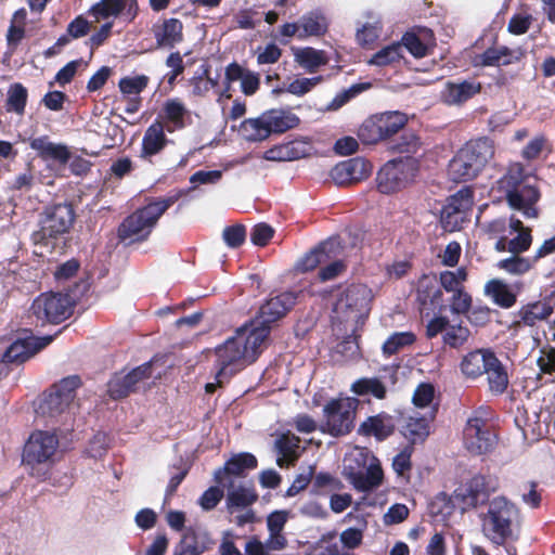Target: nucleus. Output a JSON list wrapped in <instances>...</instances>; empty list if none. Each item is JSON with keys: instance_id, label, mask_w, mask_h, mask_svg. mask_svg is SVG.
Segmentation results:
<instances>
[{"instance_id": "obj_28", "label": "nucleus", "mask_w": 555, "mask_h": 555, "mask_svg": "<svg viewBox=\"0 0 555 555\" xmlns=\"http://www.w3.org/2000/svg\"><path fill=\"white\" fill-rule=\"evenodd\" d=\"M348 468V479L358 491H371L383 482L384 473L379 464H371L365 470H354L351 466Z\"/></svg>"}, {"instance_id": "obj_22", "label": "nucleus", "mask_w": 555, "mask_h": 555, "mask_svg": "<svg viewBox=\"0 0 555 555\" xmlns=\"http://www.w3.org/2000/svg\"><path fill=\"white\" fill-rule=\"evenodd\" d=\"M416 300L422 308L441 313L444 309L443 293L434 278L424 274L417 285Z\"/></svg>"}, {"instance_id": "obj_33", "label": "nucleus", "mask_w": 555, "mask_h": 555, "mask_svg": "<svg viewBox=\"0 0 555 555\" xmlns=\"http://www.w3.org/2000/svg\"><path fill=\"white\" fill-rule=\"evenodd\" d=\"M534 180V177L528 173L521 163H512L506 172L500 178V189L506 194L518 190L521 185Z\"/></svg>"}, {"instance_id": "obj_8", "label": "nucleus", "mask_w": 555, "mask_h": 555, "mask_svg": "<svg viewBox=\"0 0 555 555\" xmlns=\"http://www.w3.org/2000/svg\"><path fill=\"white\" fill-rule=\"evenodd\" d=\"M81 386L78 375H70L62 378L43 392L38 406L37 414L47 417H56L64 413L76 397V390Z\"/></svg>"}, {"instance_id": "obj_52", "label": "nucleus", "mask_w": 555, "mask_h": 555, "mask_svg": "<svg viewBox=\"0 0 555 555\" xmlns=\"http://www.w3.org/2000/svg\"><path fill=\"white\" fill-rule=\"evenodd\" d=\"M149 80V77L145 75L124 77L119 80L118 87L124 95L139 96V94L147 87Z\"/></svg>"}, {"instance_id": "obj_10", "label": "nucleus", "mask_w": 555, "mask_h": 555, "mask_svg": "<svg viewBox=\"0 0 555 555\" xmlns=\"http://www.w3.org/2000/svg\"><path fill=\"white\" fill-rule=\"evenodd\" d=\"M408 119L405 114L385 112L366 118L358 130V137L364 144H376L403 129Z\"/></svg>"}, {"instance_id": "obj_20", "label": "nucleus", "mask_w": 555, "mask_h": 555, "mask_svg": "<svg viewBox=\"0 0 555 555\" xmlns=\"http://www.w3.org/2000/svg\"><path fill=\"white\" fill-rule=\"evenodd\" d=\"M498 488V477L477 474L467 481L464 498L469 506L476 507L479 503L485 502Z\"/></svg>"}, {"instance_id": "obj_3", "label": "nucleus", "mask_w": 555, "mask_h": 555, "mask_svg": "<svg viewBox=\"0 0 555 555\" xmlns=\"http://www.w3.org/2000/svg\"><path fill=\"white\" fill-rule=\"evenodd\" d=\"M59 444L54 433L36 430L29 436L24 446L22 462L31 477L39 480L48 478Z\"/></svg>"}, {"instance_id": "obj_11", "label": "nucleus", "mask_w": 555, "mask_h": 555, "mask_svg": "<svg viewBox=\"0 0 555 555\" xmlns=\"http://www.w3.org/2000/svg\"><path fill=\"white\" fill-rule=\"evenodd\" d=\"M499 437L488 420L474 414L470 416L463 430V443L473 455H486L494 451Z\"/></svg>"}, {"instance_id": "obj_53", "label": "nucleus", "mask_w": 555, "mask_h": 555, "mask_svg": "<svg viewBox=\"0 0 555 555\" xmlns=\"http://www.w3.org/2000/svg\"><path fill=\"white\" fill-rule=\"evenodd\" d=\"M473 306V298L465 287L452 293L450 298V310L454 314L465 315L470 311Z\"/></svg>"}, {"instance_id": "obj_16", "label": "nucleus", "mask_w": 555, "mask_h": 555, "mask_svg": "<svg viewBox=\"0 0 555 555\" xmlns=\"http://www.w3.org/2000/svg\"><path fill=\"white\" fill-rule=\"evenodd\" d=\"M96 21L122 16L125 21L132 22L139 14L138 0H101L89 10Z\"/></svg>"}, {"instance_id": "obj_62", "label": "nucleus", "mask_w": 555, "mask_h": 555, "mask_svg": "<svg viewBox=\"0 0 555 555\" xmlns=\"http://www.w3.org/2000/svg\"><path fill=\"white\" fill-rule=\"evenodd\" d=\"M350 171L351 176L353 177V181H361L363 179H366L372 171V164L364 158L361 157H354L346 160Z\"/></svg>"}, {"instance_id": "obj_63", "label": "nucleus", "mask_w": 555, "mask_h": 555, "mask_svg": "<svg viewBox=\"0 0 555 555\" xmlns=\"http://www.w3.org/2000/svg\"><path fill=\"white\" fill-rule=\"evenodd\" d=\"M532 21L530 14H514L507 24V30L513 35H524L529 30Z\"/></svg>"}, {"instance_id": "obj_32", "label": "nucleus", "mask_w": 555, "mask_h": 555, "mask_svg": "<svg viewBox=\"0 0 555 555\" xmlns=\"http://www.w3.org/2000/svg\"><path fill=\"white\" fill-rule=\"evenodd\" d=\"M495 353L490 350H475L468 352L461 362L462 373L469 378H477L486 373L490 358Z\"/></svg>"}, {"instance_id": "obj_54", "label": "nucleus", "mask_w": 555, "mask_h": 555, "mask_svg": "<svg viewBox=\"0 0 555 555\" xmlns=\"http://www.w3.org/2000/svg\"><path fill=\"white\" fill-rule=\"evenodd\" d=\"M323 76H314L311 78H298L288 83L284 91L296 96H302L310 92L315 86L323 81Z\"/></svg>"}, {"instance_id": "obj_49", "label": "nucleus", "mask_w": 555, "mask_h": 555, "mask_svg": "<svg viewBox=\"0 0 555 555\" xmlns=\"http://www.w3.org/2000/svg\"><path fill=\"white\" fill-rule=\"evenodd\" d=\"M420 137L412 130H403L399 139L391 145V151L399 154L413 155L421 147Z\"/></svg>"}, {"instance_id": "obj_58", "label": "nucleus", "mask_w": 555, "mask_h": 555, "mask_svg": "<svg viewBox=\"0 0 555 555\" xmlns=\"http://www.w3.org/2000/svg\"><path fill=\"white\" fill-rule=\"evenodd\" d=\"M225 244L231 248L242 246L246 238V228L243 224H234L225 227L222 232Z\"/></svg>"}, {"instance_id": "obj_17", "label": "nucleus", "mask_w": 555, "mask_h": 555, "mask_svg": "<svg viewBox=\"0 0 555 555\" xmlns=\"http://www.w3.org/2000/svg\"><path fill=\"white\" fill-rule=\"evenodd\" d=\"M314 152L310 139H295L279 145H274L264 152V159L271 162H293L308 157Z\"/></svg>"}, {"instance_id": "obj_56", "label": "nucleus", "mask_w": 555, "mask_h": 555, "mask_svg": "<svg viewBox=\"0 0 555 555\" xmlns=\"http://www.w3.org/2000/svg\"><path fill=\"white\" fill-rule=\"evenodd\" d=\"M358 335L346 336L336 347L337 353L341 354L347 360H357L361 357Z\"/></svg>"}, {"instance_id": "obj_24", "label": "nucleus", "mask_w": 555, "mask_h": 555, "mask_svg": "<svg viewBox=\"0 0 555 555\" xmlns=\"http://www.w3.org/2000/svg\"><path fill=\"white\" fill-rule=\"evenodd\" d=\"M158 117L168 132H175L186 127L185 119L190 118V112L180 99H168Z\"/></svg>"}, {"instance_id": "obj_64", "label": "nucleus", "mask_w": 555, "mask_h": 555, "mask_svg": "<svg viewBox=\"0 0 555 555\" xmlns=\"http://www.w3.org/2000/svg\"><path fill=\"white\" fill-rule=\"evenodd\" d=\"M546 139L543 134L534 137L530 140L521 151V157L526 160L537 159L545 145Z\"/></svg>"}, {"instance_id": "obj_9", "label": "nucleus", "mask_w": 555, "mask_h": 555, "mask_svg": "<svg viewBox=\"0 0 555 555\" xmlns=\"http://www.w3.org/2000/svg\"><path fill=\"white\" fill-rule=\"evenodd\" d=\"M74 306L68 294L47 292L34 299L30 312L41 325L60 324L73 314Z\"/></svg>"}, {"instance_id": "obj_13", "label": "nucleus", "mask_w": 555, "mask_h": 555, "mask_svg": "<svg viewBox=\"0 0 555 555\" xmlns=\"http://www.w3.org/2000/svg\"><path fill=\"white\" fill-rule=\"evenodd\" d=\"M372 300L373 293L367 285L352 283L337 298L334 311L345 314L346 318L360 319L367 317Z\"/></svg>"}, {"instance_id": "obj_43", "label": "nucleus", "mask_w": 555, "mask_h": 555, "mask_svg": "<svg viewBox=\"0 0 555 555\" xmlns=\"http://www.w3.org/2000/svg\"><path fill=\"white\" fill-rule=\"evenodd\" d=\"M535 262L532 257H522L520 255H513L508 258L501 259L496 267L513 275H522L529 272Z\"/></svg>"}, {"instance_id": "obj_47", "label": "nucleus", "mask_w": 555, "mask_h": 555, "mask_svg": "<svg viewBox=\"0 0 555 555\" xmlns=\"http://www.w3.org/2000/svg\"><path fill=\"white\" fill-rule=\"evenodd\" d=\"M469 336L470 331L467 326L462 325V323L450 324L447 332L442 335V343L444 347L460 349L467 343Z\"/></svg>"}, {"instance_id": "obj_12", "label": "nucleus", "mask_w": 555, "mask_h": 555, "mask_svg": "<svg viewBox=\"0 0 555 555\" xmlns=\"http://www.w3.org/2000/svg\"><path fill=\"white\" fill-rule=\"evenodd\" d=\"M416 168L410 160L392 159L387 162L376 175L377 190L383 194H392L404 189L414 178Z\"/></svg>"}, {"instance_id": "obj_14", "label": "nucleus", "mask_w": 555, "mask_h": 555, "mask_svg": "<svg viewBox=\"0 0 555 555\" xmlns=\"http://www.w3.org/2000/svg\"><path fill=\"white\" fill-rule=\"evenodd\" d=\"M296 301L297 294L294 292H283L276 296L270 297L260 306L257 314L258 325L251 328H266L269 335L271 325L284 318L295 306Z\"/></svg>"}, {"instance_id": "obj_6", "label": "nucleus", "mask_w": 555, "mask_h": 555, "mask_svg": "<svg viewBox=\"0 0 555 555\" xmlns=\"http://www.w3.org/2000/svg\"><path fill=\"white\" fill-rule=\"evenodd\" d=\"M519 511L504 496L494 498L482 518V532L493 544L501 546L513 538Z\"/></svg>"}, {"instance_id": "obj_38", "label": "nucleus", "mask_w": 555, "mask_h": 555, "mask_svg": "<svg viewBox=\"0 0 555 555\" xmlns=\"http://www.w3.org/2000/svg\"><path fill=\"white\" fill-rule=\"evenodd\" d=\"M240 131L245 140L249 142H260L271 135V128H269L264 112L256 118H248L242 121Z\"/></svg>"}, {"instance_id": "obj_29", "label": "nucleus", "mask_w": 555, "mask_h": 555, "mask_svg": "<svg viewBox=\"0 0 555 555\" xmlns=\"http://www.w3.org/2000/svg\"><path fill=\"white\" fill-rule=\"evenodd\" d=\"M474 204V192L470 188L465 186L451 195L442 209V220L451 223L452 219L457 222L456 216L470 210Z\"/></svg>"}, {"instance_id": "obj_25", "label": "nucleus", "mask_w": 555, "mask_h": 555, "mask_svg": "<svg viewBox=\"0 0 555 555\" xmlns=\"http://www.w3.org/2000/svg\"><path fill=\"white\" fill-rule=\"evenodd\" d=\"M553 312L554 308L547 301L538 300L529 302L521 306V308L517 311V317L519 319L514 321V326L520 327L524 325L532 327L540 322L547 321Z\"/></svg>"}, {"instance_id": "obj_19", "label": "nucleus", "mask_w": 555, "mask_h": 555, "mask_svg": "<svg viewBox=\"0 0 555 555\" xmlns=\"http://www.w3.org/2000/svg\"><path fill=\"white\" fill-rule=\"evenodd\" d=\"M482 85L476 80H449L441 91V101L447 105H462L479 94Z\"/></svg>"}, {"instance_id": "obj_40", "label": "nucleus", "mask_w": 555, "mask_h": 555, "mask_svg": "<svg viewBox=\"0 0 555 555\" xmlns=\"http://www.w3.org/2000/svg\"><path fill=\"white\" fill-rule=\"evenodd\" d=\"M429 422L427 417H409L402 427L403 436L411 442L410 446L424 442L429 435Z\"/></svg>"}, {"instance_id": "obj_46", "label": "nucleus", "mask_w": 555, "mask_h": 555, "mask_svg": "<svg viewBox=\"0 0 555 555\" xmlns=\"http://www.w3.org/2000/svg\"><path fill=\"white\" fill-rule=\"evenodd\" d=\"M416 336L413 332H396L383 344V353L387 357L393 356L404 347L415 343Z\"/></svg>"}, {"instance_id": "obj_31", "label": "nucleus", "mask_w": 555, "mask_h": 555, "mask_svg": "<svg viewBox=\"0 0 555 555\" xmlns=\"http://www.w3.org/2000/svg\"><path fill=\"white\" fill-rule=\"evenodd\" d=\"M300 33L298 34L299 39L307 37H322L328 30V20L325 14L317 9L304 14L299 18Z\"/></svg>"}, {"instance_id": "obj_51", "label": "nucleus", "mask_w": 555, "mask_h": 555, "mask_svg": "<svg viewBox=\"0 0 555 555\" xmlns=\"http://www.w3.org/2000/svg\"><path fill=\"white\" fill-rule=\"evenodd\" d=\"M300 438L291 431L282 434L275 440V447L278 452L286 459H297V450L300 446Z\"/></svg>"}, {"instance_id": "obj_30", "label": "nucleus", "mask_w": 555, "mask_h": 555, "mask_svg": "<svg viewBox=\"0 0 555 555\" xmlns=\"http://www.w3.org/2000/svg\"><path fill=\"white\" fill-rule=\"evenodd\" d=\"M258 465L256 456L248 452L238 453L228 460L223 466L216 470L215 481L222 483L224 475L242 476L246 469H255Z\"/></svg>"}, {"instance_id": "obj_4", "label": "nucleus", "mask_w": 555, "mask_h": 555, "mask_svg": "<svg viewBox=\"0 0 555 555\" xmlns=\"http://www.w3.org/2000/svg\"><path fill=\"white\" fill-rule=\"evenodd\" d=\"M179 199V195L158 198L137 209L119 224V240L144 241L163 214Z\"/></svg>"}, {"instance_id": "obj_26", "label": "nucleus", "mask_w": 555, "mask_h": 555, "mask_svg": "<svg viewBox=\"0 0 555 555\" xmlns=\"http://www.w3.org/2000/svg\"><path fill=\"white\" fill-rule=\"evenodd\" d=\"M396 429L393 418L391 415L382 412L373 416H369L359 427L360 435L366 437H375L377 440L383 441L390 437Z\"/></svg>"}, {"instance_id": "obj_18", "label": "nucleus", "mask_w": 555, "mask_h": 555, "mask_svg": "<svg viewBox=\"0 0 555 555\" xmlns=\"http://www.w3.org/2000/svg\"><path fill=\"white\" fill-rule=\"evenodd\" d=\"M540 191L534 180L521 185L518 190L506 194V202L513 208L522 211L527 218H537L538 209L535 204L540 199Z\"/></svg>"}, {"instance_id": "obj_5", "label": "nucleus", "mask_w": 555, "mask_h": 555, "mask_svg": "<svg viewBox=\"0 0 555 555\" xmlns=\"http://www.w3.org/2000/svg\"><path fill=\"white\" fill-rule=\"evenodd\" d=\"M76 220L72 203H60L44 208L40 216L39 229L31 234L35 245L54 247L55 241L67 234Z\"/></svg>"}, {"instance_id": "obj_34", "label": "nucleus", "mask_w": 555, "mask_h": 555, "mask_svg": "<svg viewBox=\"0 0 555 555\" xmlns=\"http://www.w3.org/2000/svg\"><path fill=\"white\" fill-rule=\"evenodd\" d=\"M485 374H487L489 391L493 396H501L506 391L509 385L508 374L496 356L490 358V364Z\"/></svg>"}, {"instance_id": "obj_35", "label": "nucleus", "mask_w": 555, "mask_h": 555, "mask_svg": "<svg viewBox=\"0 0 555 555\" xmlns=\"http://www.w3.org/2000/svg\"><path fill=\"white\" fill-rule=\"evenodd\" d=\"M485 294L503 309L512 308L517 301V295L502 280L492 279L485 285Z\"/></svg>"}, {"instance_id": "obj_7", "label": "nucleus", "mask_w": 555, "mask_h": 555, "mask_svg": "<svg viewBox=\"0 0 555 555\" xmlns=\"http://www.w3.org/2000/svg\"><path fill=\"white\" fill-rule=\"evenodd\" d=\"M359 401L354 398H333L323 408L321 431L333 437L350 434L354 427Z\"/></svg>"}, {"instance_id": "obj_59", "label": "nucleus", "mask_w": 555, "mask_h": 555, "mask_svg": "<svg viewBox=\"0 0 555 555\" xmlns=\"http://www.w3.org/2000/svg\"><path fill=\"white\" fill-rule=\"evenodd\" d=\"M413 452L412 446H406L400 453H398L392 461V468L399 476L409 475L412 469L411 455Z\"/></svg>"}, {"instance_id": "obj_45", "label": "nucleus", "mask_w": 555, "mask_h": 555, "mask_svg": "<svg viewBox=\"0 0 555 555\" xmlns=\"http://www.w3.org/2000/svg\"><path fill=\"white\" fill-rule=\"evenodd\" d=\"M27 99V89L21 82L12 83L8 90L7 111L23 115L25 113Z\"/></svg>"}, {"instance_id": "obj_1", "label": "nucleus", "mask_w": 555, "mask_h": 555, "mask_svg": "<svg viewBox=\"0 0 555 555\" xmlns=\"http://www.w3.org/2000/svg\"><path fill=\"white\" fill-rule=\"evenodd\" d=\"M267 338L266 328H238L233 337L215 349L217 377H227L229 380L245 366L254 363Z\"/></svg>"}, {"instance_id": "obj_57", "label": "nucleus", "mask_w": 555, "mask_h": 555, "mask_svg": "<svg viewBox=\"0 0 555 555\" xmlns=\"http://www.w3.org/2000/svg\"><path fill=\"white\" fill-rule=\"evenodd\" d=\"M507 47L498 46L486 49L481 54L478 55L479 65L481 66H501V56H506ZM511 55V53L508 52Z\"/></svg>"}, {"instance_id": "obj_21", "label": "nucleus", "mask_w": 555, "mask_h": 555, "mask_svg": "<svg viewBox=\"0 0 555 555\" xmlns=\"http://www.w3.org/2000/svg\"><path fill=\"white\" fill-rule=\"evenodd\" d=\"M157 48L172 49L184 39L183 23L176 17L164 18L152 28Z\"/></svg>"}, {"instance_id": "obj_37", "label": "nucleus", "mask_w": 555, "mask_h": 555, "mask_svg": "<svg viewBox=\"0 0 555 555\" xmlns=\"http://www.w3.org/2000/svg\"><path fill=\"white\" fill-rule=\"evenodd\" d=\"M295 62L308 73L312 74L321 66L328 63V57L324 50H317L312 47L297 49L294 53Z\"/></svg>"}, {"instance_id": "obj_61", "label": "nucleus", "mask_w": 555, "mask_h": 555, "mask_svg": "<svg viewBox=\"0 0 555 555\" xmlns=\"http://www.w3.org/2000/svg\"><path fill=\"white\" fill-rule=\"evenodd\" d=\"M274 230L268 223L261 222L253 227L250 241L254 245L263 247L273 237Z\"/></svg>"}, {"instance_id": "obj_39", "label": "nucleus", "mask_w": 555, "mask_h": 555, "mask_svg": "<svg viewBox=\"0 0 555 555\" xmlns=\"http://www.w3.org/2000/svg\"><path fill=\"white\" fill-rule=\"evenodd\" d=\"M350 390L357 396H372L377 400L387 397V387L378 377L359 378L352 383Z\"/></svg>"}, {"instance_id": "obj_36", "label": "nucleus", "mask_w": 555, "mask_h": 555, "mask_svg": "<svg viewBox=\"0 0 555 555\" xmlns=\"http://www.w3.org/2000/svg\"><path fill=\"white\" fill-rule=\"evenodd\" d=\"M264 117H267L269 128H271V134L284 133L296 128L300 122V119L296 114L281 108L266 111Z\"/></svg>"}, {"instance_id": "obj_42", "label": "nucleus", "mask_w": 555, "mask_h": 555, "mask_svg": "<svg viewBox=\"0 0 555 555\" xmlns=\"http://www.w3.org/2000/svg\"><path fill=\"white\" fill-rule=\"evenodd\" d=\"M331 242H323L311 249L296 263V269L300 272H309L317 269L321 263L328 259V246Z\"/></svg>"}, {"instance_id": "obj_48", "label": "nucleus", "mask_w": 555, "mask_h": 555, "mask_svg": "<svg viewBox=\"0 0 555 555\" xmlns=\"http://www.w3.org/2000/svg\"><path fill=\"white\" fill-rule=\"evenodd\" d=\"M402 57V46L400 42L391 43L379 51H377L375 54L372 55L371 60L369 61V64L375 65V66H387L392 63L399 62Z\"/></svg>"}, {"instance_id": "obj_15", "label": "nucleus", "mask_w": 555, "mask_h": 555, "mask_svg": "<svg viewBox=\"0 0 555 555\" xmlns=\"http://www.w3.org/2000/svg\"><path fill=\"white\" fill-rule=\"evenodd\" d=\"M152 376V363L145 362L127 374L115 373L107 383V395L114 400L128 397L137 385Z\"/></svg>"}, {"instance_id": "obj_23", "label": "nucleus", "mask_w": 555, "mask_h": 555, "mask_svg": "<svg viewBox=\"0 0 555 555\" xmlns=\"http://www.w3.org/2000/svg\"><path fill=\"white\" fill-rule=\"evenodd\" d=\"M165 129L163 121L158 118L147 127L141 144L142 158L155 156L167 146L169 140L166 137Z\"/></svg>"}, {"instance_id": "obj_60", "label": "nucleus", "mask_w": 555, "mask_h": 555, "mask_svg": "<svg viewBox=\"0 0 555 555\" xmlns=\"http://www.w3.org/2000/svg\"><path fill=\"white\" fill-rule=\"evenodd\" d=\"M531 244V230L530 228H527V231H520L515 237L508 241V253L513 255H521L530 248Z\"/></svg>"}, {"instance_id": "obj_44", "label": "nucleus", "mask_w": 555, "mask_h": 555, "mask_svg": "<svg viewBox=\"0 0 555 555\" xmlns=\"http://www.w3.org/2000/svg\"><path fill=\"white\" fill-rule=\"evenodd\" d=\"M25 18L24 10L16 11L7 31V44L11 51H15L25 38Z\"/></svg>"}, {"instance_id": "obj_27", "label": "nucleus", "mask_w": 555, "mask_h": 555, "mask_svg": "<svg viewBox=\"0 0 555 555\" xmlns=\"http://www.w3.org/2000/svg\"><path fill=\"white\" fill-rule=\"evenodd\" d=\"M31 150L43 160H55L65 165L70 159V152L65 144H56L49 140L48 135L34 138L29 141Z\"/></svg>"}, {"instance_id": "obj_41", "label": "nucleus", "mask_w": 555, "mask_h": 555, "mask_svg": "<svg viewBox=\"0 0 555 555\" xmlns=\"http://www.w3.org/2000/svg\"><path fill=\"white\" fill-rule=\"evenodd\" d=\"M35 354L29 337L16 339L4 351L2 362L4 364H21Z\"/></svg>"}, {"instance_id": "obj_50", "label": "nucleus", "mask_w": 555, "mask_h": 555, "mask_svg": "<svg viewBox=\"0 0 555 555\" xmlns=\"http://www.w3.org/2000/svg\"><path fill=\"white\" fill-rule=\"evenodd\" d=\"M258 500V494L253 489L238 487L228 493V507L245 508L254 504Z\"/></svg>"}, {"instance_id": "obj_55", "label": "nucleus", "mask_w": 555, "mask_h": 555, "mask_svg": "<svg viewBox=\"0 0 555 555\" xmlns=\"http://www.w3.org/2000/svg\"><path fill=\"white\" fill-rule=\"evenodd\" d=\"M401 46L416 59L426 56L429 51L428 46L416 34L409 31L402 36Z\"/></svg>"}, {"instance_id": "obj_2", "label": "nucleus", "mask_w": 555, "mask_h": 555, "mask_svg": "<svg viewBox=\"0 0 555 555\" xmlns=\"http://www.w3.org/2000/svg\"><path fill=\"white\" fill-rule=\"evenodd\" d=\"M494 141L487 137L468 140L449 163V175L454 182L476 179L494 157Z\"/></svg>"}]
</instances>
